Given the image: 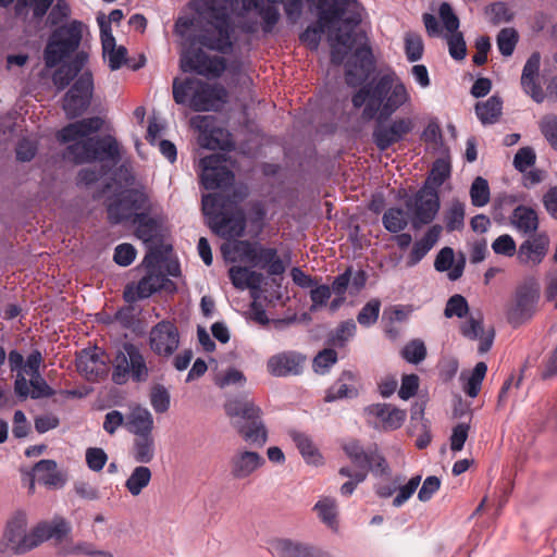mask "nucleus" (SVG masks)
<instances>
[{
  "label": "nucleus",
  "instance_id": "423d86ee",
  "mask_svg": "<svg viewBox=\"0 0 557 557\" xmlns=\"http://www.w3.org/2000/svg\"><path fill=\"white\" fill-rule=\"evenodd\" d=\"M173 98L176 103L185 104L197 112L218 110L225 102L226 91L218 85H209L199 79L186 78L173 82Z\"/></svg>",
  "mask_w": 557,
  "mask_h": 557
},
{
  "label": "nucleus",
  "instance_id": "2eb2a0df",
  "mask_svg": "<svg viewBox=\"0 0 557 557\" xmlns=\"http://www.w3.org/2000/svg\"><path fill=\"white\" fill-rule=\"evenodd\" d=\"M539 298L540 294L536 288L528 285L518 287L506 308L508 322L517 326L531 319L535 312Z\"/></svg>",
  "mask_w": 557,
  "mask_h": 557
},
{
  "label": "nucleus",
  "instance_id": "5fc2aeb1",
  "mask_svg": "<svg viewBox=\"0 0 557 557\" xmlns=\"http://www.w3.org/2000/svg\"><path fill=\"white\" fill-rule=\"evenodd\" d=\"M381 302L379 299H371L368 301L357 315V321L362 326L373 325L380 314Z\"/></svg>",
  "mask_w": 557,
  "mask_h": 557
},
{
  "label": "nucleus",
  "instance_id": "7c9ffc66",
  "mask_svg": "<svg viewBox=\"0 0 557 557\" xmlns=\"http://www.w3.org/2000/svg\"><path fill=\"white\" fill-rule=\"evenodd\" d=\"M351 462L356 466L357 471L371 470L374 473H383L387 468V463L382 455L377 453L376 448L363 450Z\"/></svg>",
  "mask_w": 557,
  "mask_h": 557
},
{
  "label": "nucleus",
  "instance_id": "412c9836",
  "mask_svg": "<svg viewBox=\"0 0 557 557\" xmlns=\"http://www.w3.org/2000/svg\"><path fill=\"white\" fill-rule=\"evenodd\" d=\"M265 463L264 458L257 451L238 448L230 459V472L235 480L251 476Z\"/></svg>",
  "mask_w": 557,
  "mask_h": 557
},
{
  "label": "nucleus",
  "instance_id": "09e8293b",
  "mask_svg": "<svg viewBox=\"0 0 557 557\" xmlns=\"http://www.w3.org/2000/svg\"><path fill=\"white\" fill-rule=\"evenodd\" d=\"M53 0H17L15 3V12L23 15L33 11L35 17H42L51 7Z\"/></svg>",
  "mask_w": 557,
  "mask_h": 557
},
{
  "label": "nucleus",
  "instance_id": "69168bd1",
  "mask_svg": "<svg viewBox=\"0 0 557 557\" xmlns=\"http://www.w3.org/2000/svg\"><path fill=\"white\" fill-rule=\"evenodd\" d=\"M337 361V354L333 349L320 351L313 359V368L317 373L324 374Z\"/></svg>",
  "mask_w": 557,
  "mask_h": 557
},
{
  "label": "nucleus",
  "instance_id": "49530a36",
  "mask_svg": "<svg viewBox=\"0 0 557 557\" xmlns=\"http://www.w3.org/2000/svg\"><path fill=\"white\" fill-rule=\"evenodd\" d=\"M384 227L391 233H399L406 228L408 221L400 208H389L382 218Z\"/></svg>",
  "mask_w": 557,
  "mask_h": 557
},
{
  "label": "nucleus",
  "instance_id": "5701e85b",
  "mask_svg": "<svg viewBox=\"0 0 557 557\" xmlns=\"http://www.w3.org/2000/svg\"><path fill=\"white\" fill-rule=\"evenodd\" d=\"M540 53H532L527 60L521 75L522 89L537 103L543 102L545 98V94L540 85Z\"/></svg>",
  "mask_w": 557,
  "mask_h": 557
},
{
  "label": "nucleus",
  "instance_id": "e2e57ef3",
  "mask_svg": "<svg viewBox=\"0 0 557 557\" xmlns=\"http://www.w3.org/2000/svg\"><path fill=\"white\" fill-rule=\"evenodd\" d=\"M405 51L408 61L416 62L422 58L423 42L419 35L407 34L405 38Z\"/></svg>",
  "mask_w": 557,
  "mask_h": 557
},
{
  "label": "nucleus",
  "instance_id": "9d476101",
  "mask_svg": "<svg viewBox=\"0 0 557 557\" xmlns=\"http://www.w3.org/2000/svg\"><path fill=\"white\" fill-rule=\"evenodd\" d=\"M38 546L36 529L27 532V518L17 512L7 523L0 541V556L23 555Z\"/></svg>",
  "mask_w": 557,
  "mask_h": 557
},
{
  "label": "nucleus",
  "instance_id": "c85d7f7f",
  "mask_svg": "<svg viewBox=\"0 0 557 557\" xmlns=\"http://www.w3.org/2000/svg\"><path fill=\"white\" fill-rule=\"evenodd\" d=\"M35 475L38 482L48 487H63L67 481L66 473L58 469L54 460L42 459L34 467Z\"/></svg>",
  "mask_w": 557,
  "mask_h": 557
},
{
  "label": "nucleus",
  "instance_id": "37998d69",
  "mask_svg": "<svg viewBox=\"0 0 557 557\" xmlns=\"http://www.w3.org/2000/svg\"><path fill=\"white\" fill-rule=\"evenodd\" d=\"M486 363L478 362L468 376H465V374L461 375V377H465L463 392L469 397L474 398L478 396L481 391L482 382L486 375Z\"/></svg>",
  "mask_w": 557,
  "mask_h": 557
},
{
  "label": "nucleus",
  "instance_id": "6e6552de",
  "mask_svg": "<svg viewBox=\"0 0 557 557\" xmlns=\"http://www.w3.org/2000/svg\"><path fill=\"white\" fill-rule=\"evenodd\" d=\"M206 18L212 29H205L198 36V42L214 51L227 52L232 48L231 3H212L206 12Z\"/></svg>",
  "mask_w": 557,
  "mask_h": 557
},
{
  "label": "nucleus",
  "instance_id": "aec40b11",
  "mask_svg": "<svg viewBox=\"0 0 557 557\" xmlns=\"http://www.w3.org/2000/svg\"><path fill=\"white\" fill-rule=\"evenodd\" d=\"M149 341L150 347L156 355L170 357L180 344L177 327L169 321H161L151 329Z\"/></svg>",
  "mask_w": 557,
  "mask_h": 557
},
{
  "label": "nucleus",
  "instance_id": "3c124183",
  "mask_svg": "<svg viewBox=\"0 0 557 557\" xmlns=\"http://www.w3.org/2000/svg\"><path fill=\"white\" fill-rule=\"evenodd\" d=\"M446 228L449 232L457 231L465 225V205L454 201L445 214Z\"/></svg>",
  "mask_w": 557,
  "mask_h": 557
},
{
  "label": "nucleus",
  "instance_id": "79ce46f5",
  "mask_svg": "<svg viewBox=\"0 0 557 557\" xmlns=\"http://www.w3.org/2000/svg\"><path fill=\"white\" fill-rule=\"evenodd\" d=\"M331 45V61L332 63L339 65L348 54L351 46V35L349 33L335 34L330 37Z\"/></svg>",
  "mask_w": 557,
  "mask_h": 557
},
{
  "label": "nucleus",
  "instance_id": "0e129e2a",
  "mask_svg": "<svg viewBox=\"0 0 557 557\" xmlns=\"http://www.w3.org/2000/svg\"><path fill=\"white\" fill-rule=\"evenodd\" d=\"M438 15L448 34L458 32L459 18L454 13L453 8L450 7L449 3L443 2L440 5Z\"/></svg>",
  "mask_w": 557,
  "mask_h": 557
},
{
  "label": "nucleus",
  "instance_id": "e433bc0d",
  "mask_svg": "<svg viewBox=\"0 0 557 557\" xmlns=\"http://www.w3.org/2000/svg\"><path fill=\"white\" fill-rule=\"evenodd\" d=\"M151 478L148 467L137 466L125 481V487L132 496H138L150 484Z\"/></svg>",
  "mask_w": 557,
  "mask_h": 557
},
{
  "label": "nucleus",
  "instance_id": "4be33fe9",
  "mask_svg": "<svg viewBox=\"0 0 557 557\" xmlns=\"http://www.w3.org/2000/svg\"><path fill=\"white\" fill-rule=\"evenodd\" d=\"M549 237L546 233L530 235L518 248L517 258L521 264L534 267L540 264L547 255Z\"/></svg>",
  "mask_w": 557,
  "mask_h": 557
},
{
  "label": "nucleus",
  "instance_id": "4468645a",
  "mask_svg": "<svg viewBox=\"0 0 557 557\" xmlns=\"http://www.w3.org/2000/svg\"><path fill=\"white\" fill-rule=\"evenodd\" d=\"M201 183L206 189H225L234 183V174L224 154L214 153L200 159Z\"/></svg>",
  "mask_w": 557,
  "mask_h": 557
},
{
  "label": "nucleus",
  "instance_id": "c9c22d12",
  "mask_svg": "<svg viewBox=\"0 0 557 557\" xmlns=\"http://www.w3.org/2000/svg\"><path fill=\"white\" fill-rule=\"evenodd\" d=\"M318 9V21L329 28L333 23L338 22L345 14V7L338 0H332L330 2L325 0H319Z\"/></svg>",
  "mask_w": 557,
  "mask_h": 557
},
{
  "label": "nucleus",
  "instance_id": "393cba45",
  "mask_svg": "<svg viewBox=\"0 0 557 557\" xmlns=\"http://www.w3.org/2000/svg\"><path fill=\"white\" fill-rule=\"evenodd\" d=\"M76 368L87 380L96 381L107 372V362L102 352L95 349L82 350L76 359Z\"/></svg>",
  "mask_w": 557,
  "mask_h": 557
},
{
  "label": "nucleus",
  "instance_id": "ddd939ff",
  "mask_svg": "<svg viewBox=\"0 0 557 557\" xmlns=\"http://www.w3.org/2000/svg\"><path fill=\"white\" fill-rule=\"evenodd\" d=\"M406 207L411 213L412 226L420 228L435 219L440 210L438 193L432 186H423L406 202Z\"/></svg>",
  "mask_w": 557,
  "mask_h": 557
},
{
  "label": "nucleus",
  "instance_id": "7ed1b4c3",
  "mask_svg": "<svg viewBox=\"0 0 557 557\" xmlns=\"http://www.w3.org/2000/svg\"><path fill=\"white\" fill-rule=\"evenodd\" d=\"M202 212L209 226L218 235L225 238L239 237L246 226V218L238 201L221 194L202 196Z\"/></svg>",
  "mask_w": 557,
  "mask_h": 557
},
{
  "label": "nucleus",
  "instance_id": "a18cd8bd",
  "mask_svg": "<svg viewBox=\"0 0 557 557\" xmlns=\"http://www.w3.org/2000/svg\"><path fill=\"white\" fill-rule=\"evenodd\" d=\"M450 163L444 158L437 159L431 169L430 175L423 186H432L435 190L449 177Z\"/></svg>",
  "mask_w": 557,
  "mask_h": 557
},
{
  "label": "nucleus",
  "instance_id": "f03ea898",
  "mask_svg": "<svg viewBox=\"0 0 557 557\" xmlns=\"http://www.w3.org/2000/svg\"><path fill=\"white\" fill-rule=\"evenodd\" d=\"M410 101V95L404 83L392 75H383L376 82L368 84L352 97L355 108L364 106L362 116L372 120L387 119L401 106Z\"/></svg>",
  "mask_w": 557,
  "mask_h": 557
},
{
  "label": "nucleus",
  "instance_id": "58836bf2",
  "mask_svg": "<svg viewBox=\"0 0 557 557\" xmlns=\"http://www.w3.org/2000/svg\"><path fill=\"white\" fill-rule=\"evenodd\" d=\"M133 223L136 225V236L144 243L151 242L159 234L158 221L146 213L136 214Z\"/></svg>",
  "mask_w": 557,
  "mask_h": 557
},
{
  "label": "nucleus",
  "instance_id": "de8ad7c7",
  "mask_svg": "<svg viewBox=\"0 0 557 557\" xmlns=\"http://www.w3.org/2000/svg\"><path fill=\"white\" fill-rule=\"evenodd\" d=\"M471 203L474 207H484L491 198L490 186L485 178L478 176L470 187Z\"/></svg>",
  "mask_w": 557,
  "mask_h": 557
},
{
  "label": "nucleus",
  "instance_id": "a878e982",
  "mask_svg": "<svg viewBox=\"0 0 557 557\" xmlns=\"http://www.w3.org/2000/svg\"><path fill=\"white\" fill-rule=\"evenodd\" d=\"M153 428V417L147 408L136 406L125 417V429L135 436L150 435Z\"/></svg>",
  "mask_w": 557,
  "mask_h": 557
},
{
  "label": "nucleus",
  "instance_id": "ea45409f",
  "mask_svg": "<svg viewBox=\"0 0 557 557\" xmlns=\"http://www.w3.org/2000/svg\"><path fill=\"white\" fill-rule=\"evenodd\" d=\"M228 133H225L221 128H212L210 131H203L200 133L198 141L203 148L215 150L226 149L230 146Z\"/></svg>",
  "mask_w": 557,
  "mask_h": 557
},
{
  "label": "nucleus",
  "instance_id": "052dcab7",
  "mask_svg": "<svg viewBox=\"0 0 557 557\" xmlns=\"http://www.w3.org/2000/svg\"><path fill=\"white\" fill-rule=\"evenodd\" d=\"M356 331L357 325L352 320L344 321L335 330L331 337V342L337 347H343L347 341L355 336Z\"/></svg>",
  "mask_w": 557,
  "mask_h": 557
},
{
  "label": "nucleus",
  "instance_id": "774afa93",
  "mask_svg": "<svg viewBox=\"0 0 557 557\" xmlns=\"http://www.w3.org/2000/svg\"><path fill=\"white\" fill-rule=\"evenodd\" d=\"M535 160L536 156L534 150L531 147H523L517 151L513 158V166L519 172H525L535 163Z\"/></svg>",
  "mask_w": 557,
  "mask_h": 557
},
{
  "label": "nucleus",
  "instance_id": "72a5a7b5",
  "mask_svg": "<svg viewBox=\"0 0 557 557\" xmlns=\"http://www.w3.org/2000/svg\"><path fill=\"white\" fill-rule=\"evenodd\" d=\"M86 57L78 54L77 58L70 62L61 65L52 76V82L58 89H64L70 82L81 72Z\"/></svg>",
  "mask_w": 557,
  "mask_h": 557
},
{
  "label": "nucleus",
  "instance_id": "a19ab883",
  "mask_svg": "<svg viewBox=\"0 0 557 557\" xmlns=\"http://www.w3.org/2000/svg\"><path fill=\"white\" fill-rule=\"evenodd\" d=\"M313 509L323 523L334 531L337 530V505L334 498L324 497L320 499Z\"/></svg>",
  "mask_w": 557,
  "mask_h": 557
},
{
  "label": "nucleus",
  "instance_id": "c03bdc74",
  "mask_svg": "<svg viewBox=\"0 0 557 557\" xmlns=\"http://www.w3.org/2000/svg\"><path fill=\"white\" fill-rule=\"evenodd\" d=\"M290 435L301 456L308 463L319 465L321 462V455L306 434L293 432Z\"/></svg>",
  "mask_w": 557,
  "mask_h": 557
},
{
  "label": "nucleus",
  "instance_id": "20e7f679",
  "mask_svg": "<svg viewBox=\"0 0 557 557\" xmlns=\"http://www.w3.org/2000/svg\"><path fill=\"white\" fill-rule=\"evenodd\" d=\"M224 409L234 419L233 426L240 437L251 446L261 448L268 442V429L262 420V410L251 399H228Z\"/></svg>",
  "mask_w": 557,
  "mask_h": 557
},
{
  "label": "nucleus",
  "instance_id": "338daca9",
  "mask_svg": "<svg viewBox=\"0 0 557 557\" xmlns=\"http://www.w3.org/2000/svg\"><path fill=\"white\" fill-rule=\"evenodd\" d=\"M492 249L496 255H503L506 257H512L517 250V245L513 238L504 234L498 236L492 244Z\"/></svg>",
  "mask_w": 557,
  "mask_h": 557
},
{
  "label": "nucleus",
  "instance_id": "473e14b6",
  "mask_svg": "<svg viewBox=\"0 0 557 557\" xmlns=\"http://www.w3.org/2000/svg\"><path fill=\"white\" fill-rule=\"evenodd\" d=\"M370 51L364 49H358L355 53L357 59H360V65H346V82L350 86L360 85L367 77L370 71L371 61L368 59Z\"/></svg>",
  "mask_w": 557,
  "mask_h": 557
},
{
  "label": "nucleus",
  "instance_id": "a211bd4d",
  "mask_svg": "<svg viewBox=\"0 0 557 557\" xmlns=\"http://www.w3.org/2000/svg\"><path fill=\"white\" fill-rule=\"evenodd\" d=\"M181 67L184 72H195L207 77H218L224 72L225 62L221 57H210L201 49H193L182 55Z\"/></svg>",
  "mask_w": 557,
  "mask_h": 557
},
{
  "label": "nucleus",
  "instance_id": "f704fd0d",
  "mask_svg": "<svg viewBox=\"0 0 557 557\" xmlns=\"http://www.w3.org/2000/svg\"><path fill=\"white\" fill-rule=\"evenodd\" d=\"M132 455L136 462L149 463L156 455V443L153 434L135 436L132 447Z\"/></svg>",
  "mask_w": 557,
  "mask_h": 557
},
{
  "label": "nucleus",
  "instance_id": "603ef678",
  "mask_svg": "<svg viewBox=\"0 0 557 557\" xmlns=\"http://www.w3.org/2000/svg\"><path fill=\"white\" fill-rule=\"evenodd\" d=\"M421 483V475L412 476L406 484L396 485V496L393 499L394 507H401L411 498Z\"/></svg>",
  "mask_w": 557,
  "mask_h": 557
},
{
  "label": "nucleus",
  "instance_id": "0eeeda50",
  "mask_svg": "<svg viewBox=\"0 0 557 557\" xmlns=\"http://www.w3.org/2000/svg\"><path fill=\"white\" fill-rule=\"evenodd\" d=\"M165 263L164 256L157 250L149 251L139 269L144 272V275L137 284H128L124 290V299L127 302H134L139 299H146L154 293L168 288L173 283L165 277L163 271Z\"/></svg>",
  "mask_w": 557,
  "mask_h": 557
},
{
  "label": "nucleus",
  "instance_id": "2f4dec72",
  "mask_svg": "<svg viewBox=\"0 0 557 557\" xmlns=\"http://www.w3.org/2000/svg\"><path fill=\"white\" fill-rule=\"evenodd\" d=\"M232 284L238 289L260 287L263 276L261 273L245 267L234 265L228 271Z\"/></svg>",
  "mask_w": 557,
  "mask_h": 557
},
{
  "label": "nucleus",
  "instance_id": "f8f14e48",
  "mask_svg": "<svg viewBox=\"0 0 557 557\" xmlns=\"http://www.w3.org/2000/svg\"><path fill=\"white\" fill-rule=\"evenodd\" d=\"M149 208V198L144 189L123 190L108 206V218L112 224L134 220L139 210Z\"/></svg>",
  "mask_w": 557,
  "mask_h": 557
},
{
  "label": "nucleus",
  "instance_id": "6ab92c4d",
  "mask_svg": "<svg viewBox=\"0 0 557 557\" xmlns=\"http://www.w3.org/2000/svg\"><path fill=\"white\" fill-rule=\"evenodd\" d=\"M412 128L413 123L409 117L396 119L389 124L382 123L379 119L372 134L373 141L381 151H384L400 141Z\"/></svg>",
  "mask_w": 557,
  "mask_h": 557
},
{
  "label": "nucleus",
  "instance_id": "864d4df0",
  "mask_svg": "<svg viewBox=\"0 0 557 557\" xmlns=\"http://www.w3.org/2000/svg\"><path fill=\"white\" fill-rule=\"evenodd\" d=\"M261 18V28L264 34H270L281 18L278 9L273 4H264L258 12Z\"/></svg>",
  "mask_w": 557,
  "mask_h": 557
},
{
  "label": "nucleus",
  "instance_id": "1a4fd4ad",
  "mask_svg": "<svg viewBox=\"0 0 557 557\" xmlns=\"http://www.w3.org/2000/svg\"><path fill=\"white\" fill-rule=\"evenodd\" d=\"M83 24L72 21L57 28L50 36L44 51L47 67H54L77 50L82 41Z\"/></svg>",
  "mask_w": 557,
  "mask_h": 557
},
{
  "label": "nucleus",
  "instance_id": "4d7b16f0",
  "mask_svg": "<svg viewBox=\"0 0 557 557\" xmlns=\"http://www.w3.org/2000/svg\"><path fill=\"white\" fill-rule=\"evenodd\" d=\"M327 27L322 25L319 21L317 24L314 25H309L305 32H302L299 36V39L301 42H304L308 48H310L311 50H317L319 45H320V41H321V37L323 35V33L325 32Z\"/></svg>",
  "mask_w": 557,
  "mask_h": 557
},
{
  "label": "nucleus",
  "instance_id": "39448f33",
  "mask_svg": "<svg viewBox=\"0 0 557 557\" xmlns=\"http://www.w3.org/2000/svg\"><path fill=\"white\" fill-rule=\"evenodd\" d=\"M444 315L447 319L458 318L466 319L459 326L460 334L470 339L479 341L478 350L480 354L487 352L494 342L495 332L493 329L485 331L483 329V315L481 312H470L467 299L460 295L455 294L450 296L444 309Z\"/></svg>",
  "mask_w": 557,
  "mask_h": 557
},
{
  "label": "nucleus",
  "instance_id": "4c0bfd02",
  "mask_svg": "<svg viewBox=\"0 0 557 557\" xmlns=\"http://www.w3.org/2000/svg\"><path fill=\"white\" fill-rule=\"evenodd\" d=\"M503 101L497 96L490 97L475 106V113L483 124H493L502 114Z\"/></svg>",
  "mask_w": 557,
  "mask_h": 557
},
{
  "label": "nucleus",
  "instance_id": "bb28decb",
  "mask_svg": "<svg viewBox=\"0 0 557 557\" xmlns=\"http://www.w3.org/2000/svg\"><path fill=\"white\" fill-rule=\"evenodd\" d=\"M442 230L438 224L432 225L422 238L414 242L406 261L407 267L417 265L429 253L438 242Z\"/></svg>",
  "mask_w": 557,
  "mask_h": 557
},
{
  "label": "nucleus",
  "instance_id": "13d9d810",
  "mask_svg": "<svg viewBox=\"0 0 557 557\" xmlns=\"http://www.w3.org/2000/svg\"><path fill=\"white\" fill-rule=\"evenodd\" d=\"M401 356L410 363H420L426 356V348L422 341L413 339L401 350Z\"/></svg>",
  "mask_w": 557,
  "mask_h": 557
},
{
  "label": "nucleus",
  "instance_id": "6e6d98bb",
  "mask_svg": "<svg viewBox=\"0 0 557 557\" xmlns=\"http://www.w3.org/2000/svg\"><path fill=\"white\" fill-rule=\"evenodd\" d=\"M150 404L157 413H163L170 408V394L163 385H154L150 392Z\"/></svg>",
  "mask_w": 557,
  "mask_h": 557
},
{
  "label": "nucleus",
  "instance_id": "c756f323",
  "mask_svg": "<svg viewBox=\"0 0 557 557\" xmlns=\"http://www.w3.org/2000/svg\"><path fill=\"white\" fill-rule=\"evenodd\" d=\"M35 529L38 546L47 540L61 542L71 532L70 523L60 517H57L51 521L40 522L35 527Z\"/></svg>",
  "mask_w": 557,
  "mask_h": 557
},
{
  "label": "nucleus",
  "instance_id": "8fccbe9b",
  "mask_svg": "<svg viewBox=\"0 0 557 557\" xmlns=\"http://www.w3.org/2000/svg\"><path fill=\"white\" fill-rule=\"evenodd\" d=\"M276 549L283 557H312L309 546L290 540H280Z\"/></svg>",
  "mask_w": 557,
  "mask_h": 557
},
{
  "label": "nucleus",
  "instance_id": "9b49d317",
  "mask_svg": "<svg viewBox=\"0 0 557 557\" xmlns=\"http://www.w3.org/2000/svg\"><path fill=\"white\" fill-rule=\"evenodd\" d=\"M147 377L148 368L140 350L133 344H124L113 360V382L122 385L129 379L144 382Z\"/></svg>",
  "mask_w": 557,
  "mask_h": 557
},
{
  "label": "nucleus",
  "instance_id": "dca6fc26",
  "mask_svg": "<svg viewBox=\"0 0 557 557\" xmlns=\"http://www.w3.org/2000/svg\"><path fill=\"white\" fill-rule=\"evenodd\" d=\"M94 82L90 73H83L65 94L63 110L71 119L81 115L88 108Z\"/></svg>",
  "mask_w": 557,
  "mask_h": 557
},
{
  "label": "nucleus",
  "instance_id": "bf43d9fd",
  "mask_svg": "<svg viewBox=\"0 0 557 557\" xmlns=\"http://www.w3.org/2000/svg\"><path fill=\"white\" fill-rule=\"evenodd\" d=\"M518 41V34L513 28H504L497 35V47L505 57L512 54Z\"/></svg>",
  "mask_w": 557,
  "mask_h": 557
},
{
  "label": "nucleus",
  "instance_id": "b1692460",
  "mask_svg": "<svg viewBox=\"0 0 557 557\" xmlns=\"http://www.w3.org/2000/svg\"><path fill=\"white\" fill-rule=\"evenodd\" d=\"M305 358L295 351H283L272 356L268 362V371L274 376L297 375L301 372Z\"/></svg>",
  "mask_w": 557,
  "mask_h": 557
},
{
  "label": "nucleus",
  "instance_id": "f257e3e1",
  "mask_svg": "<svg viewBox=\"0 0 557 557\" xmlns=\"http://www.w3.org/2000/svg\"><path fill=\"white\" fill-rule=\"evenodd\" d=\"M103 120L92 116L71 123L58 132V140L69 144L64 158L76 164L109 161L113 165L121 160V149L111 135L89 137L101 129Z\"/></svg>",
  "mask_w": 557,
  "mask_h": 557
},
{
  "label": "nucleus",
  "instance_id": "f3484780",
  "mask_svg": "<svg viewBox=\"0 0 557 557\" xmlns=\"http://www.w3.org/2000/svg\"><path fill=\"white\" fill-rule=\"evenodd\" d=\"M368 423L379 431H395L401 428L407 418L406 410L392 404H372L364 409Z\"/></svg>",
  "mask_w": 557,
  "mask_h": 557
},
{
  "label": "nucleus",
  "instance_id": "680f3d73",
  "mask_svg": "<svg viewBox=\"0 0 557 557\" xmlns=\"http://www.w3.org/2000/svg\"><path fill=\"white\" fill-rule=\"evenodd\" d=\"M449 54L455 60H463L467 54L466 42L460 32L450 33L446 36Z\"/></svg>",
  "mask_w": 557,
  "mask_h": 557
},
{
  "label": "nucleus",
  "instance_id": "cd10ccee",
  "mask_svg": "<svg viewBox=\"0 0 557 557\" xmlns=\"http://www.w3.org/2000/svg\"><path fill=\"white\" fill-rule=\"evenodd\" d=\"M510 224L523 235H534L540 225L539 214L535 209L520 205L513 209Z\"/></svg>",
  "mask_w": 557,
  "mask_h": 557
}]
</instances>
